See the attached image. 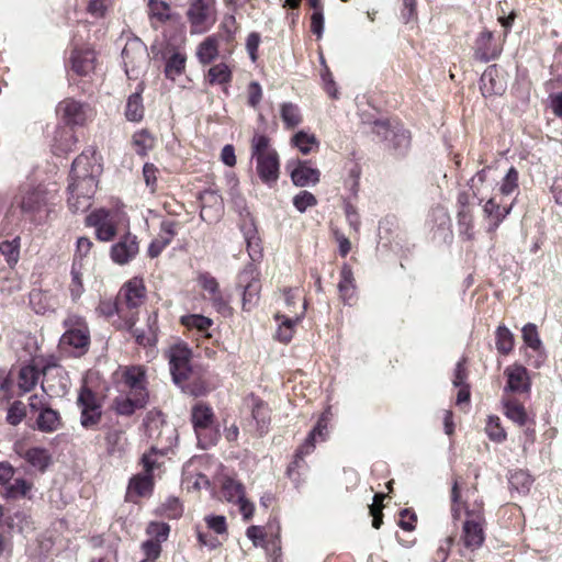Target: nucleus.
Wrapping results in <instances>:
<instances>
[{
    "label": "nucleus",
    "instance_id": "5",
    "mask_svg": "<svg viewBox=\"0 0 562 562\" xmlns=\"http://www.w3.org/2000/svg\"><path fill=\"white\" fill-rule=\"evenodd\" d=\"M67 328L60 338L64 346H70L78 350V353H85L90 344V333L85 319L76 314H70L64 321Z\"/></svg>",
    "mask_w": 562,
    "mask_h": 562
},
{
    "label": "nucleus",
    "instance_id": "53",
    "mask_svg": "<svg viewBox=\"0 0 562 562\" xmlns=\"http://www.w3.org/2000/svg\"><path fill=\"white\" fill-rule=\"evenodd\" d=\"M521 334L526 347H528L532 351H539L541 349L542 342L540 340L538 329L535 324H526L521 329Z\"/></svg>",
    "mask_w": 562,
    "mask_h": 562
},
{
    "label": "nucleus",
    "instance_id": "43",
    "mask_svg": "<svg viewBox=\"0 0 562 562\" xmlns=\"http://www.w3.org/2000/svg\"><path fill=\"white\" fill-rule=\"evenodd\" d=\"M186 55L176 52L166 61L165 75L167 78L175 80L176 77L180 76L186 67Z\"/></svg>",
    "mask_w": 562,
    "mask_h": 562
},
{
    "label": "nucleus",
    "instance_id": "23",
    "mask_svg": "<svg viewBox=\"0 0 562 562\" xmlns=\"http://www.w3.org/2000/svg\"><path fill=\"white\" fill-rule=\"evenodd\" d=\"M120 308V301L117 297L115 301L101 300L97 307V312L105 317H110L113 316L114 314H117L120 318L117 327L124 329H132V327L135 326V315L124 314V312H121Z\"/></svg>",
    "mask_w": 562,
    "mask_h": 562
},
{
    "label": "nucleus",
    "instance_id": "45",
    "mask_svg": "<svg viewBox=\"0 0 562 562\" xmlns=\"http://www.w3.org/2000/svg\"><path fill=\"white\" fill-rule=\"evenodd\" d=\"M504 414L506 417L519 426H524L527 423V413L521 404L516 401L508 400L504 402Z\"/></svg>",
    "mask_w": 562,
    "mask_h": 562
},
{
    "label": "nucleus",
    "instance_id": "56",
    "mask_svg": "<svg viewBox=\"0 0 562 562\" xmlns=\"http://www.w3.org/2000/svg\"><path fill=\"white\" fill-rule=\"evenodd\" d=\"M486 434L492 441L502 442L506 439V432L501 426L497 416H490L485 427Z\"/></svg>",
    "mask_w": 562,
    "mask_h": 562
},
{
    "label": "nucleus",
    "instance_id": "30",
    "mask_svg": "<svg viewBox=\"0 0 562 562\" xmlns=\"http://www.w3.org/2000/svg\"><path fill=\"white\" fill-rule=\"evenodd\" d=\"M513 204L501 205L495 198H490L483 205L484 214L491 221V231L496 229L510 213Z\"/></svg>",
    "mask_w": 562,
    "mask_h": 562
},
{
    "label": "nucleus",
    "instance_id": "26",
    "mask_svg": "<svg viewBox=\"0 0 562 562\" xmlns=\"http://www.w3.org/2000/svg\"><path fill=\"white\" fill-rule=\"evenodd\" d=\"M71 68L79 76H87L94 69V52L86 49H75L71 54Z\"/></svg>",
    "mask_w": 562,
    "mask_h": 562
},
{
    "label": "nucleus",
    "instance_id": "11",
    "mask_svg": "<svg viewBox=\"0 0 562 562\" xmlns=\"http://www.w3.org/2000/svg\"><path fill=\"white\" fill-rule=\"evenodd\" d=\"M237 285L243 289V308L251 310L259 300L261 284L259 272L254 263L247 265L238 274Z\"/></svg>",
    "mask_w": 562,
    "mask_h": 562
},
{
    "label": "nucleus",
    "instance_id": "40",
    "mask_svg": "<svg viewBox=\"0 0 562 562\" xmlns=\"http://www.w3.org/2000/svg\"><path fill=\"white\" fill-rule=\"evenodd\" d=\"M46 204V193L43 189L36 188L27 191L21 200V209L25 212H34Z\"/></svg>",
    "mask_w": 562,
    "mask_h": 562
},
{
    "label": "nucleus",
    "instance_id": "18",
    "mask_svg": "<svg viewBox=\"0 0 562 562\" xmlns=\"http://www.w3.org/2000/svg\"><path fill=\"white\" fill-rule=\"evenodd\" d=\"M200 216L204 222H216L223 214L224 203L222 196L215 190H204L200 194Z\"/></svg>",
    "mask_w": 562,
    "mask_h": 562
},
{
    "label": "nucleus",
    "instance_id": "4",
    "mask_svg": "<svg viewBox=\"0 0 562 562\" xmlns=\"http://www.w3.org/2000/svg\"><path fill=\"white\" fill-rule=\"evenodd\" d=\"M191 422L202 449H207L217 442L220 435L215 427L213 409L209 405L196 403L191 409Z\"/></svg>",
    "mask_w": 562,
    "mask_h": 562
},
{
    "label": "nucleus",
    "instance_id": "7",
    "mask_svg": "<svg viewBox=\"0 0 562 562\" xmlns=\"http://www.w3.org/2000/svg\"><path fill=\"white\" fill-rule=\"evenodd\" d=\"M213 2L214 0H190L187 15L191 33L202 34L213 26L215 23Z\"/></svg>",
    "mask_w": 562,
    "mask_h": 562
},
{
    "label": "nucleus",
    "instance_id": "34",
    "mask_svg": "<svg viewBox=\"0 0 562 562\" xmlns=\"http://www.w3.org/2000/svg\"><path fill=\"white\" fill-rule=\"evenodd\" d=\"M374 132L385 140L395 138V147L406 148L409 144V137L405 131L396 133L390 127L389 123L385 121L374 122Z\"/></svg>",
    "mask_w": 562,
    "mask_h": 562
},
{
    "label": "nucleus",
    "instance_id": "33",
    "mask_svg": "<svg viewBox=\"0 0 562 562\" xmlns=\"http://www.w3.org/2000/svg\"><path fill=\"white\" fill-rule=\"evenodd\" d=\"M157 316H149L148 317V324H147V330L138 329L132 327V329H127L132 333L133 337L135 338L136 342L140 346H153L157 341Z\"/></svg>",
    "mask_w": 562,
    "mask_h": 562
},
{
    "label": "nucleus",
    "instance_id": "48",
    "mask_svg": "<svg viewBox=\"0 0 562 562\" xmlns=\"http://www.w3.org/2000/svg\"><path fill=\"white\" fill-rule=\"evenodd\" d=\"M244 493L245 488L240 482L231 477L224 480L222 485V494L227 502L235 503L237 499H241Z\"/></svg>",
    "mask_w": 562,
    "mask_h": 562
},
{
    "label": "nucleus",
    "instance_id": "39",
    "mask_svg": "<svg viewBox=\"0 0 562 562\" xmlns=\"http://www.w3.org/2000/svg\"><path fill=\"white\" fill-rule=\"evenodd\" d=\"M531 475L524 470L512 471L508 475V483L510 491H515L518 494H527L532 485Z\"/></svg>",
    "mask_w": 562,
    "mask_h": 562
},
{
    "label": "nucleus",
    "instance_id": "41",
    "mask_svg": "<svg viewBox=\"0 0 562 562\" xmlns=\"http://www.w3.org/2000/svg\"><path fill=\"white\" fill-rule=\"evenodd\" d=\"M280 115L284 127L288 130H293L302 122V115L299 106L291 102H284L281 104Z\"/></svg>",
    "mask_w": 562,
    "mask_h": 562
},
{
    "label": "nucleus",
    "instance_id": "64",
    "mask_svg": "<svg viewBox=\"0 0 562 562\" xmlns=\"http://www.w3.org/2000/svg\"><path fill=\"white\" fill-rule=\"evenodd\" d=\"M199 284L202 289L207 292L209 296H212L220 292V285L217 280L207 272L201 273L198 278Z\"/></svg>",
    "mask_w": 562,
    "mask_h": 562
},
{
    "label": "nucleus",
    "instance_id": "22",
    "mask_svg": "<svg viewBox=\"0 0 562 562\" xmlns=\"http://www.w3.org/2000/svg\"><path fill=\"white\" fill-rule=\"evenodd\" d=\"M480 88L485 97L504 92L505 81L496 65H491L484 70L480 79Z\"/></svg>",
    "mask_w": 562,
    "mask_h": 562
},
{
    "label": "nucleus",
    "instance_id": "61",
    "mask_svg": "<svg viewBox=\"0 0 562 562\" xmlns=\"http://www.w3.org/2000/svg\"><path fill=\"white\" fill-rule=\"evenodd\" d=\"M317 204V200L315 195L308 191H301L293 198V205L295 209L303 213L308 207L315 206Z\"/></svg>",
    "mask_w": 562,
    "mask_h": 562
},
{
    "label": "nucleus",
    "instance_id": "42",
    "mask_svg": "<svg viewBox=\"0 0 562 562\" xmlns=\"http://www.w3.org/2000/svg\"><path fill=\"white\" fill-rule=\"evenodd\" d=\"M198 58L202 64H210L218 55V43L216 37H206L198 47Z\"/></svg>",
    "mask_w": 562,
    "mask_h": 562
},
{
    "label": "nucleus",
    "instance_id": "1",
    "mask_svg": "<svg viewBox=\"0 0 562 562\" xmlns=\"http://www.w3.org/2000/svg\"><path fill=\"white\" fill-rule=\"evenodd\" d=\"M251 158L256 160V170L262 182L274 183L279 178V155L263 134H255L251 139Z\"/></svg>",
    "mask_w": 562,
    "mask_h": 562
},
{
    "label": "nucleus",
    "instance_id": "29",
    "mask_svg": "<svg viewBox=\"0 0 562 562\" xmlns=\"http://www.w3.org/2000/svg\"><path fill=\"white\" fill-rule=\"evenodd\" d=\"M63 426L59 412L47 406L43 408L36 418V428L46 434L57 431Z\"/></svg>",
    "mask_w": 562,
    "mask_h": 562
},
{
    "label": "nucleus",
    "instance_id": "19",
    "mask_svg": "<svg viewBox=\"0 0 562 562\" xmlns=\"http://www.w3.org/2000/svg\"><path fill=\"white\" fill-rule=\"evenodd\" d=\"M139 247L136 236L126 234L121 240L111 248V258L115 263L125 265L137 254Z\"/></svg>",
    "mask_w": 562,
    "mask_h": 562
},
{
    "label": "nucleus",
    "instance_id": "38",
    "mask_svg": "<svg viewBox=\"0 0 562 562\" xmlns=\"http://www.w3.org/2000/svg\"><path fill=\"white\" fill-rule=\"evenodd\" d=\"M155 137L147 130H139L132 136V146L139 156H146L155 147Z\"/></svg>",
    "mask_w": 562,
    "mask_h": 562
},
{
    "label": "nucleus",
    "instance_id": "12",
    "mask_svg": "<svg viewBox=\"0 0 562 562\" xmlns=\"http://www.w3.org/2000/svg\"><path fill=\"white\" fill-rule=\"evenodd\" d=\"M56 112L70 126H82L93 116V111L89 104L72 98L60 101Z\"/></svg>",
    "mask_w": 562,
    "mask_h": 562
},
{
    "label": "nucleus",
    "instance_id": "37",
    "mask_svg": "<svg viewBox=\"0 0 562 562\" xmlns=\"http://www.w3.org/2000/svg\"><path fill=\"white\" fill-rule=\"evenodd\" d=\"M244 237L247 244V251L252 261H257L262 256L260 238L252 223L243 227Z\"/></svg>",
    "mask_w": 562,
    "mask_h": 562
},
{
    "label": "nucleus",
    "instance_id": "16",
    "mask_svg": "<svg viewBox=\"0 0 562 562\" xmlns=\"http://www.w3.org/2000/svg\"><path fill=\"white\" fill-rule=\"evenodd\" d=\"M52 369H58L56 364L47 362L40 364L33 361L21 367L18 375V386L23 393L32 391L38 382L40 375H46Z\"/></svg>",
    "mask_w": 562,
    "mask_h": 562
},
{
    "label": "nucleus",
    "instance_id": "35",
    "mask_svg": "<svg viewBox=\"0 0 562 562\" xmlns=\"http://www.w3.org/2000/svg\"><path fill=\"white\" fill-rule=\"evenodd\" d=\"M338 290L342 301L347 304H351L355 296L356 286L353 284V273L349 266L344 265L340 271V281L338 283Z\"/></svg>",
    "mask_w": 562,
    "mask_h": 562
},
{
    "label": "nucleus",
    "instance_id": "28",
    "mask_svg": "<svg viewBox=\"0 0 562 562\" xmlns=\"http://www.w3.org/2000/svg\"><path fill=\"white\" fill-rule=\"evenodd\" d=\"M144 92V83L137 85L136 91L128 98L125 106V117L130 122H139L144 117L145 108L143 104L142 93Z\"/></svg>",
    "mask_w": 562,
    "mask_h": 562
},
{
    "label": "nucleus",
    "instance_id": "2",
    "mask_svg": "<svg viewBox=\"0 0 562 562\" xmlns=\"http://www.w3.org/2000/svg\"><path fill=\"white\" fill-rule=\"evenodd\" d=\"M99 166L95 165V159L92 154L82 153L72 162L70 170V182L68 186L69 192H80L83 195L93 198L98 180Z\"/></svg>",
    "mask_w": 562,
    "mask_h": 562
},
{
    "label": "nucleus",
    "instance_id": "54",
    "mask_svg": "<svg viewBox=\"0 0 562 562\" xmlns=\"http://www.w3.org/2000/svg\"><path fill=\"white\" fill-rule=\"evenodd\" d=\"M519 173L515 167H510L503 177L499 184V192L503 195H510L518 190Z\"/></svg>",
    "mask_w": 562,
    "mask_h": 562
},
{
    "label": "nucleus",
    "instance_id": "60",
    "mask_svg": "<svg viewBox=\"0 0 562 562\" xmlns=\"http://www.w3.org/2000/svg\"><path fill=\"white\" fill-rule=\"evenodd\" d=\"M146 531L154 541L161 543L168 539L170 527L166 522H150Z\"/></svg>",
    "mask_w": 562,
    "mask_h": 562
},
{
    "label": "nucleus",
    "instance_id": "9",
    "mask_svg": "<svg viewBox=\"0 0 562 562\" xmlns=\"http://www.w3.org/2000/svg\"><path fill=\"white\" fill-rule=\"evenodd\" d=\"M119 386L122 392L132 396H144L148 400L146 370L142 366L123 367L120 370Z\"/></svg>",
    "mask_w": 562,
    "mask_h": 562
},
{
    "label": "nucleus",
    "instance_id": "31",
    "mask_svg": "<svg viewBox=\"0 0 562 562\" xmlns=\"http://www.w3.org/2000/svg\"><path fill=\"white\" fill-rule=\"evenodd\" d=\"M147 402L148 400L144 398V396L120 395L114 400V409L119 415L131 416L136 409L145 407Z\"/></svg>",
    "mask_w": 562,
    "mask_h": 562
},
{
    "label": "nucleus",
    "instance_id": "44",
    "mask_svg": "<svg viewBox=\"0 0 562 562\" xmlns=\"http://www.w3.org/2000/svg\"><path fill=\"white\" fill-rule=\"evenodd\" d=\"M125 436L122 430H110L105 436L108 453L111 456H121L125 448Z\"/></svg>",
    "mask_w": 562,
    "mask_h": 562
},
{
    "label": "nucleus",
    "instance_id": "3",
    "mask_svg": "<svg viewBox=\"0 0 562 562\" xmlns=\"http://www.w3.org/2000/svg\"><path fill=\"white\" fill-rule=\"evenodd\" d=\"M191 355V350L184 344L172 346L168 351L170 373L173 382L180 386L183 392L198 396L201 392L191 389L188 383L193 374L190 364Z\"/></svg>",
    "mask_w": 562,
    "mask_h": 562
},
{
    "label": "nucleus",
    "instance_id": "63",
    "mask_svg": "<svg viewBox=\"0 0 562 562\" xmlns=\"http://www.w3.org/2000/svg\"><path fill=\"white\" fill-rule=\"evenodd\" d=\"M70 294L74 300H77L83 293V284L81 281V272L77 267L76 261L72 262L71 267V283L69 285Z\"/></svg>",
    "mask_w": 562,
    "mask_h": 562
},
{
    "label": "nucleus",
    "instance_id": "59",
    "mask_svg": "<svg viewBox=\"0 0 562 562\" xmlns=\"http://www.w3.org/2000/svg\"><path fill=\"white\" fill-rule=\"evenodd\" d=\"M458 229L460 235L465 236L467 239H471L473 236L472 214L467 209H461L458 212Z\"/></svg>",
    "mask_w": 562,
    "mask_h": 562
},
{
    "label": "nucleus",
    "instance_id": "21",
    "mask_svg": "<svg viewBox=\"0 0 562 562\" xmlns=\"http://www.w3.org/2000/svg\"><path fill=\"white\" fill-rule=\"evenodd\" d=\"M177 227L178 223L175 221L166 220L161 222L158 236L151 240L148 247V256L150 258L158 257L170 245L177 235Z\"/></svg>",
    "mask_w": 562,
    "mask_h": 562
},
{
    "label": "nucleus",
    "instance_id": "51",
    "mask_svg": "<svg viewBox=\"0 0 562 562\" xmlns=\"http://www.w3.org/2000/svg\"><path fill=\"white\" fill-rule=\"evenodd\" d=\"M209 82L211 85H224L231 81L232 71L226 64H217L209 69Z\"/></svg>",
    "mask_w": 562,
    "mask_h": 562
},
{
    "label": "nucleus",
    "instance_id": "52",
    "mask_svg": "<svg viewBox=\"0 0 562 562\" xmlns=\"http://www.w3.org/2000/svg\"><path fill=\"white\" fill-rule=\"evenodd\" d=\"M0 254L4 256L10 266L15 265L20 257V238L15 237L12 240L2 241L0 244Z\"/></svg>",
    "mask_w": 562,
    "mask_h": 562
},
{
    "label": "nucleus",
    "instance_id": "27",
    "mask_svg": "<svg viewBox=\"0 0 562 562\" xmlns=\"http://www.w3.org/2000/svg\"><path fill=\"white\" fill-rule=\"evenodd\" d=\"M507 376L506 389L512 392H524L529 389V379L527 369L522 366L515 364L505 370Z\"/></svg>",
    "mask_w": 562,
    "mask_h": 562
},
{
    "label": "nucleus",
    "instance_id": "15",
    "mask_svg": "<svg viewBox=\"0 0 562 562\" xmlns=\"http://www.w3.org/2000/svg\"><path fill=\"white\" fill-rule=\"evenodd\" d=\"M86 223L95 228V236L99 240L109 241L116 234L114 215L104 209H99L90 213Z\"/></svg>",
    "mask_w": 562,
    "mask_h": 562
},
{
    "label": "nucleus",
    "instance_id": "32",
    "mask_svg": "<svg viewBox=\"0 0 562 562\" xmlns=\"http://www.w3.org/2000/svg\"><path fill=\"white\" fill-rule=\"evenodd\" d=\"M291 145L297 148L303 155H308L318 149L319 142L315 134L302 130L292 136Z\"/></svg>",
    "mask_w": 562,
    "mask_h": 562
},
{
    "label": "nucleus",
    "instance_id": "13",
    "mask_svg": "<svg viewBox=\"0 0 562 562\" xmlns=\"http://www.w3.org/2000/svg\"><path fill=\"white\" fill-rule=\"evenodd\" d=\"M484 522L485 519L481 510L467 512L461 536L465 548L472 551L481 548L485 539Z\"/></svg>",
    "mask_w": 562,
    "mask_h": 562
},
{
    "label": "nucleus",
    "instance_id": "62",
    "mask_svg": "<svg viewBox=\"0 0 562 562\" xmlns=\"http://www.w3.org/2000/svg\"><path fill=\"white\" fill-rule=\"evenodd\" d=\"M26 411L24 404L20 401H15L8 409L7 422L12 426H16L24 419Z\"/></svg>",
    "mask_w": 562,
    "mask_h": 562
},
{
    "label": "nucleus",
    "instance_id": "49",
    "mask_svg": "<svg viewBox=\"0 0 562 562\" xmlns=\"http://www.w3.org/2000/svg\"><path fill=\"white\" fill-rule=\"evenodd\" d=\"M181 324L188 328H195L201 334H205L212 326L213 321L200 314H190L181 317Z\"/></svg>",
    "mask_w": 562,
    "mask_h": 562
},
{
    "label": "nucleus",
    "instance_id": "47",
    "mask_svg": "<svg viewBox=\"0 0 562 562\" xmlns=\"http://www.w3.org/2000/svg\"><path fill=\"white\" fill-rule=\"evenodd\" d=\"M496 349L502 355H508L514 348V335L504 325L497 327L496 333Z\"/></svg>",
    "mask_w": 562,
    "mask_h": 562
},
{
    "label": "nucleus",
    "instance_id": "57",
    "mask_svg": "<svg viewBox=\"0 0 562 562\" xmlns=\"http://www.w3.org/2000/svg\"><path fill=\"white\" fill-rule=\"evenodd\" d=\"M91 199L80 192H69L68 206L72 213L85 212L90 207Z\"/></svg>",
    "mask_w": 562,
    "mask_h": 562
},
{
    "label": "nucleus",
    "instance_id": "10",
    "mask_svg": "<svg viewBox=\"0 0 562 562\" xmlns=\"http://www.w3.org/2000/svg\"><path fill=\"white\" fill-rule=\"evenodd\" d=\"M117 299L120 301V310L124 314H134L137 321L138 307L145 300V285L139 278H133L127 281L120 290Z\"/></svg>",
    "mask_w": 562,
    "mask_h": 562
},
{
    "label": "nucleus",
    "instance_id": "46",
    "mask_svg": "<svg viewBox=\"0 0 562 562\" xmlns=\"http://www.w3.org/2000/svg\"><path fill=\"white\" fill-rule=\"evenodd\" d=\"M32 484L24 479H15L13 483H9L3 492V497L8 499L22 498L31 491Z\"/></svg>",
    "mask_w": 562,
    "mask_h": 562
},
{
    "label": "nucleus",
    "instance_id": "25",
    "mask_svg": "<svg viewBox=\"0 0 562 562\" xmlns=\"http://www.w3.org/2000/svg\"><path fill=\"white\" fill-rule=\"evenodd\" d=\"M306 310V304L304 303L302 306V312L299 315L293 317L285 316L282 314H276V321L279 322V326L277 329L276 337L281 342H289L294 334V328L299 324V322L303 318Z\"/></svg>",
    "mask_w": 562,
    "mask_h": 562
},
{
    "label": "nucleus",
    "instance_id": "14",
    "mask_svg": "<svg viewBox=\"0 0 562 562\" xmlns=\"http://www.w3.org/2000/svg\"><path fill=\"white\" fill-rule=\"evenodd\" d=\"M327 427V419L325 416H322L317 422L316 426L310 431L307 438L303 442L302 446L296 450L294 461L288 468V475L294 480L293 474L296 469L300 468V463L303 461L304 457L310 454L315 448V441L318 437L319 440H325Z\"/></svg>",
    "mask_w": 562,
    "mask_h": 562
},
{
    "label": "nucleus",
    "instance_id": "20",
    "mask_svg": "<svg viewBox=\"0 0 562 562\" xmlns=\"http://www.w3.org/2000/svg\"><path fill=\"white\" fill-rule=\"evenodd\" d=\"M474 49L475 57L484 63L496 59L502 53V47L494 42L493 33L487 30L479 34Z\"/></svg>",
    "mask_w": 562,
    "mask_h": 562
},
{
    "label": "nucleus",
    "instance_id": "58",
    "mask_svg": "<svg viewBox=\"0 0 562 562\" xmlns=\"http://www.w3.org/2000/svg\"><path fill=\"white\" fill-rule=\"evenodd\" d=\"M558 83H559V79L549 80L546 83V90L549 93V97L551 100V109H552L553 113L557 116L562 117V92L554 91Z\"/></svg>",
    "mask_w": 562,
    "mask_h": 562
},
{
    "label": "nucleus",
    "instance_id": "36",
    "mask_svg": "<svg viewBox=\"0 0 562 562\" xmlns=\"http://www.w3.org/2000/svg\"><path fill=\"white\" fill-rule=\"evenodd\" d=\"M154 482L153 476L149 473H139L134 475L128 483V494L136 496L149 495L153 491Z\"/></svg>",
    "mask_w": 562,
    "mask_h": 562
},
{
    "label": "nucleus",
    "instance_id": "55",
    "mask_svg": "<svg viewBox=\"0 0 562 562\" xmlns=\"http://www.w3.org/2000/svg\"><path fill=\"white\" fill-rule=\"evenodd\" d=\"M148 12L150 18L159 22H165L170 18V7L162 0H149Z\"/></svg>",
    "mask_w": 562,
    "mask_h": 562
},
{
    "label": "nucleus",
    "instance_id": "8",
    "mask_svg": "<svg viewBox=\"0 0 562 562\" xmlns=\"http://www.w3.org/2000/svg\"><path fill=\"white\" fill-rule=\"evenodd\" d=\"M122 58L126 76L130 79H136L143 68L148 64L147 48L138 38L132 40L124 46Z\"/></svg>",
    "mask_w": 562,
    "mask_h": 562
},
{
    "label": "nucleus",
    "instance_id": "17",
    "mask_svg": "<svg viewBox=\"0 0 562 562\" xmlns=\"http://www.w3.org/2000/svg\"><path fill=\"white\" fill-rule=\"evenodd\" d=\"M16 454L23 458L33 469L45 472L52 463V454L45 448L33 447L25 448L20 441L14 443L13 447Z\"/></svg>",
    "mask_w": 562,
    "mask_h": 562
},
{
    "label": "nucleus",
    "instance_id": "50",
    "mask_svg": "<svg viewBox=\"0 0 562 562\" xmlns=\"http://www.w3.org/2000/svg\"><path fill=\"white\" fill-rule=\"evenodd\" d=\"M158 513L160 516L166 517L168 519H177L182 516L183 507L177 497H168L166 502H164L158 507Z\"/></svg>",
    "mask_w": 562,
    "mask_h": 562
},
{
    "label": "nucleus",
    "instance_id": "6",
    "mask_svg": "<svg viewBox=\"0 0 562 562\" xmlns=\"http://www.w3.org/2000/svg\"><path fill=\"white\" fill-rule=\"evenodd\" d=\"M77 404L80 408V424L86 429L97 427L102 417V400L88 386H82Z\"/></svg>",
    "mask_w": 562,
    "mask_h": 562
},
{
    "label": "nucleus",
    "instance_id": "24",
    "mask_svg": "<svg viewBox=\"0 0 562 562\" xmlns=\"http://www.w3.org/2000/svg\"><path fill=\"white\" fill-rule=\"evenodd\" d=\"M319 170L311 167L308 161L300 160L291 170V179L296 187L315 186L319 181Z\"/></svg>",
    "mask_w": 562,
    "mask_h": 562
}]
</instances>
